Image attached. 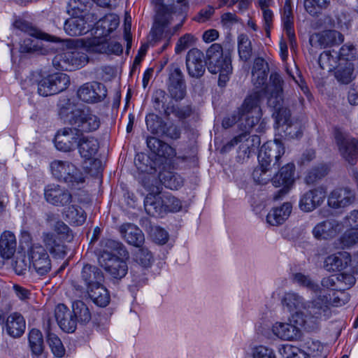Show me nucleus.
Returning <instances> with one entry per match:
<instances>
[{
    "label": "nucleus",
    "instance_id": "6",
    "mask_svg": "<svg viewBox=\"0 0 358 358\" xmlns=\"http://www.w3.org/2000/svg\"><path fill=\"white\" fill-rule=\"evenodd\" d=\"M61 114L66 116L70 124L76 127L82 134L95 131L100 126V120L96 115L76 108L71 103L61 110Z\"/></svg>",
    "mask_w": 358,
    "mask_h": 358
},
{
    "label": "nucleus",
    "instance_id": "37",
    "mask_svg": "<svg viewBox=\"0 0 358 358\" xmlns=\"http://www.w3.org/2000/svg\"><path fill=\"white\" fill-rule=\"evenodd\" d=\"M282 20L283 22L284 29L290 41L291 45L294 46L295 34L294 31V15L292 13L291 0H286L285 2Z\"/></svg>",
    "mask_w": 358,
    "mask_h": 358
},
{
    "label": "nucleus",
    "instance_id": "60",
    "mask_svg": "<svg viewBox=\"0 0 358 358\" xmlns=\"http://www.w3.org/2000/svg\"><path fill=\"white\" fill-rule=\"evenodd\" d=\"M93 50L103 52L108 54L114 53L119 55L122 52V47L121 44L117 42H111L110 43H102L99 45L97 48L93 49Z\"/></svg>",
    "mask_w": 358,
    "mask_h": 358
},
{
    "label": "nucleus",
    "instance_id": "31",
    "mask_svg": "<svg viewBox=\"0 0 358 358\" xmlns=\"http://www.w3.org/2000/svg\"><path fill=\"white\" fill-rule=\"evenodd\" d=\"M17 240L10 231H3L0 236V256L3 259L11 258L16 251Z\"/></svg>",
    "mask_w": 358,
    "mask_h": 358
},
{
    "label": "nucleus",
    "instance_id": "3",
    "mask_svg": "<svg viewBox=\"0 0 358 358\" xmlns=\"http://www.w3.org/2000/svg\"><path fill=\"white\" fill-rule=\"evenodd\" d=\"M283 80L278 73H271L270 76V84L267 87L269 94L268 105L275 109L273 117L275 119L278 128L284 129L290 122V110L282 106L283 102Z\"/></svg>",
    "mask_w": 358,
    "mask_h": 358
},
{
    "label": "nucleus",
    "instance_id": "64",
    "mask_svg": "<svg viewBox=\"0 0 358 358\" xmlns=\"http://www.w3.org/2000/svg\"><path fill=\"white\" fill-rule=\"evenodd\" d=\"M196 41L194 36L190 34H186L180 37L176 46V52L180 53L189 46L192 45Z\"/></svg>",
    "mask_w": 358,
    "mask_h": 358
},
{
    "label": "nucleus",
    "instance_id": "39",
    "mask_svg": "<svg viewBox=\"0 0 358 358\" xmlns=\"http://www.w3.org/2000/svg\"><path fill=\"white\" fill-rule=\"evenodd\" d=\"M147 144L150 149L159 157L171 158L176 154V150L171 146L155 137L149 138Z\"/></svg>",
    "mask_w": 358,
    "mask_h": 358
},
{
    "label": "nucleus",
    "instance_id": "4",
    "mask_svg": "<svg viewBox=\"0 0 358 358\" xmlns=\"http://www.w3.org/2000/svg\"><path fill=\"white\" fill-rule=\"evenodd\" d=\"M13 303L11 301L3 300L0 306V324L3 331L12 338H20L26 329V322L19 312H11Z\"/></svg>",
    "mask_w": 358,
    "mask_h": 358
},
{
    "label": "nucleus",
    "instance_id": "53",
    "mask_svg": "<svg viewBox=\"0 0 358 358\" xmlns=\"http://www.w3.org/2000/svg\"><path fill=\"white\" fill-rule=\"evenodd\" d=\"M99 26L103 29V34L106 35L115 30L119 24V17L115 14H108L99 22Z\"/></svg>",
    "mask_w": 358,
    "mask_h": 358
},
{
    "label": "nucleus",
    "instance_id": "63",
    "mask_svg": "<svg viewBox=\"0 0 358 358\" xmlns=\"http://www.w3.org/2000/svg\"><path fill=\"white\" fill-rule=\"evenodd\" d=\"M150 236L155 243L159 245L165 244L169 240L168 233L159 227H154L151 229Z\"/></svg>",
    "mask_w": 358,
    "mask_h": 358
},
{
    "label": "nucleus",
    "instance_id": "33",
    "mask_svg": "<svg viewBox=\"0 0 358 358\" xmlns=\"http://www.w3.org/2000/svg\"><path fill=\"white\" fill-rule=\"evenodd\" d=\"M262 92L255 91L248 94L239 108V114H248L256 112H262L261 101Z\"/></svg>",
    "mask_w": 358,
    "mask_h": 358
},
{
    "label": "nucleus",
    "instance_id": "23",
    "mask_svg": "<svg viewBox=\"0 0 358 358\" xmlns=\"http://www.w3.org/2000/svg\"><path fill=\"white\" fill-rule=\"evenodd\" d=\"M55 317L59 327L65 332H73L76 328V320L73 313L64 304H59L55 310Z\"/></svg>",
    "mask_w": 358,
    "mask_h": 358
},
{
    "label": "nucleus",
    "instance_id": "62",
    "mask_svg": "<svg viewBox=\"0 0 358 358\" xmlns=\"http://www.w3.org/2000/svg\"><path fill=\"white\" fill-rule=\"evenodd\" d=\"M38 94L43 96L55 94L52 83L48 76L42 78L38 84Z\"/></svg>",
    "mask_w": 358,
    "mask_h": 358
},
{
    "label": "nucleus",
    "instance_id": "34",
    "mask_svg": "<svg viewBox=\"0 0 358 358\" xmlns=\"http://www.w3.org/2000/svg\"><path fill=\"white\" fill-rule=\"evenodd\" d=\"M99 143L92 136H83L78 143V149L80 156L85 159L93 158L98 152Z\"/></svg>",
    "mask_w": 358,
    "mask_h": 358
},
{
    "label": "nucleus",
    "instance_id": "21",
    "mask_svg": "<svg viewBox=\"0 0 358 358\" xmlns=\"http://www.w3.org/2000/svg\"><path fill=\"white\" fill-rule=\"evenodd\" d=\"M29 36L34 38H25L20 44V50L22 52H34L40 50L38 39H43L47 41L57 42L59 38L43 33L36 29H32L29 32Z\"/></svg>",
    "mask_w": 358,
    "mask_h": 358
},
{
    "label": "nucleus",
    "instance_id": "45",
    "mask_svg": "<svg viewBox=\"0 0 358 358\" xmlns=\"http://www.w3.org/2000/svg\"><path fill=\"white\" fill-rule=\"evenodd\" d=\"M52 83L55 94L65 90L70 84V78L68 75L64 73H57L49 75Z\"/></svg>",
    "mask_w": 358,
    "mask_h": 358
},
{
    "label": "nucleus",
    "instance_id": "26",
    "mask_svg": "<svg viewBox=\"0 0 358 358\" xmlns=\"http://www.w3.org/2000/svg\"><path fill=\"white\" fill-rule=\"evenodd\" d=\"M120 233L125 241L134 247L141 248L145 242L143 231L134 224H122L120 227Z\"/></svg>",
    "mask_w": 358,
    "mask_h": 358
},
{
    "label": "nucleus",
    "instance_id": "46",
    "mask_svg": "<svg viewBox=\"0 0 358 358\" xmlns=\"http://www.w3.org/2000/svg\"><path fill=\"white\" fill-rule=\"evenodd\" d=\"M282 304L286 306L289 310L306 308L303 299L294 292H287L282 299Z\"/></svg>",
    "mask_w": 358,
    "mask_h": 358
},
{
    "label": "nucleus",
    "instance_id": "59",
    "mask_svg": "<svg viewBox=\"0 0 358 358\" xmlns=\"http://www.w3.org/2000/svg\"><path fill=\"white\" fill-rule=\"evenodd\" d=\"M164 206L166 207L164 213L167 212H178L182 208V204L179 199L165 194H164Z\"/></svg>",
    "mask_w": 358,
    "mask_h": 358
},
{
    "label": "nucleus",
    "instance_id": "27",
    "mask_svg": "<svg viewBox=\"0 0 358 358\" xmlns=\"http://www.w3.org/2000/svg\"><path fill=\"white\" fill-rule=\"evenodd\" d=\"M29 347L31 358H46L42 333L37 329H32L28 335Z\"/></svg>",
    "mask_w": 358,
    "mask_h": 358
},
{
    "label": "nucleus",
    "instance_id": "8",
    "mask_svg": "<svg viewBox=\"0 0 358 358\" xmlns=\"http://www.w3.org/2000/svg\"><path fill=\"white\" fill-rule=\"evenodd\" d=\"M285 152V148L279 139H275L273 141H269L264 143L259 152V162L264 164H268V166L274 167L275 169L279 168L281 164L280 159Z\"/></svg>",
    "mask_w": 358,
    "mask_h": 358
},
{
    "label": "nucleus",
    "instance_id": "17",
    "mask_svg": "<svg viewBox=\"0 0 358 358\" xmlns=\"http://www.w3.org/2000/svg\"><path fill=\"white\" fill-rule=\"evenodd\" d=\"M145 210L152 216H160L164 214L166 207L164 206V194L159 187L151 189L144 201Z\"/></svg>",
    "mask_w": 358,
    "mask_h": 358
},
{
    "label": "nucleus",
    "instance_id": "48",
    "mask_svg": "<svg viewBox=\"0 0 358 358\" xmlns=\"http://www.w3.org/2000/svg\"><path fill=\"white\" fill-rule=\"evenodd\" d=\"M47 342L55 357H62L64 355L65 348L60 338L55 334L48 332L47 334Z\"/></svg>",
    "mask_w": 358,
    "mask_h": 358
},
{
    "label": "nucleus",
    "instance_id": "13",
    "mask_svg": "<svg viewBox=\"0 0 358 358\" xmlns=\"http://www.w3.org/2000/svg\"><path fill=\"white\" fill-rule=\"evenodd\" d=\"M356 199L354 190L348 187H337L332 190L327 199L328 206L334 209L345 208Z\"/></svg>",
    "mask_w": 358,
    "mask_h": 358
},
{
    "label": "nucleus",
    "instance_id": "49",
    "mask_svg": "<svg viewBox=\"0 0 358 358\" xmlns=\"http://www.w3.org/2000/svg\"><path fill=\"white\" fill-rule=\"evenodd\" d=\"M353 64L346 62L344 66H340L335 72L336 78L341 83L348 84L352 80Z\"/></svg>",
    "mask_w": 358,
    "mask_h": 358
},
{
    "label": "nucleus",
    "instance_id": "58",
    "mask_svg": "<svg viewBox=\"0 0 358 358\" xmlns=\"http://www.w3.org/2000/svg\"><path fill=\"white\" fill-rule=\"evenodd\" d=\"M339 57L345 61L354 60L358 57V50L352 44H345L340 49Z\"/></svg>",
    "mask_w": 358,
    "mask_h": 358
},
{
    "label": "nucleus",
    "instance_id": "1",
    "mask_svg": "<svg viewBox=\"0 0 358 358\" xmlns=\"http://www.w3.org/2000/svg\"><path fill=\"white\" fill-rule=\"evenodd\" d=\"M101 247L99 257L101 266L113 278L120 279L124 277L128 271L126 259L129 255L126 249L113 240L103 241Z\"/></svg>",
    "mask_w": 358,
    "mask_h": 358
},
{
    "label": "nucleus",
    "instance_id": "10",
    "mask_svg": "<svg viewBox=\"0 0 358 358\" xmlns=\"http://www.w3.org/2000/svg\"><path fill=\"white\" fill-rule=\"evenodd\" d=\"M83 136L78 128L73 125L64 127L57 131L55 137L57 149L63 152H70L74 150L76 145Z\"/></svg>",
    "mask_w": 358,
    "mask_h": 358
},
{
    "label": "nucleus",
    "instance_id": "40",
    "mask_svg": "<svg viewBox=\"0 0 358 358\" xmlns=\"http://www.w3.org/2000/svg\"><path fill=\"white\" fill-rule=\"evenodd\" d=\"M329 304V301L327 296L320 295L308 304L307 307L308 312L317 323L318 319L328 310Z\"/></svg>",
    "mask_w": 358,
    "mask_h": 358
},
{
    "label": "nucleus",
    "instance_id": "30",
    "mask_svg": "<svg viewBox=\"0 0 358 358\" xmlns=\"http://www.w3.org/2000/svg\"><path fill=\"white\" fill-rule=\"evenodd\" d=\"M350 255L346 252L328 256L324 261V268L329 272L340 271L345 268L350 262Z\"/></svg>",
    "mask_w": 358,
    "mask_h": 358
},
{
    "label": "nucleus",
    "instance_id": "11",
    "mask_svg": "<svg viewBox=\"0 0 358 358\" xmlns=\"http://www.w3.org/2000/svg\"><path fill=\"white\" fill-rule=\"evenodd\" d=\"M30 266L39 275H45L51 269L48 254L41 245H33L29 251Z\"/></svg>",
    "mask_w": 358,
    "mask_h": 358
},
{
    "label": "nucleus",
    "instance_id": "38",
    "mask_svg": "<svg viewBox=\"0 0 358 358\" xmlns=\"http://www.w3.org/2000/svg\"><path fill=\"white\" fill-rule=\"evenodd\" d=\"M62 214L65 220L73 225H81L86 220L85 211L76 204H71L64 208Z\"/></svg>",
    "mask_w": 358,
    "mask_h": 358
},
{
    "label": "nucleus",
    "instance_id": "18",
    "mask_svg": "<svg viewBox=\"0 0 358 358\" xmlns=\"http://www.w3.org/2000/svg\"><path fill=\"white\" fill-rule=\"evenodd\" d=\"M44 196L48 203L56 206H63L71 200V195L69 191L55 184L45 187Z\"/></svg>",
    "mask_w": 358,
    "mask_h": 358
},
{
    "label": "nucleus",
    "instance_id": "12",
    "mask_svg": "<svg viewBox=\"0 0 358 358\" xmlns=\"http://www.w3.org/2000/svg\"><path fill=\"white\" fill-rule=\"evenodd\" d=\"M50 170L52 175L60 180L68 182H78L80 180L78 169L70 162L55 160L50 164Z\"/></svg>",
    "mask_w": 358,
    "mask_h": 358
},
{
    "label": "nucleus",
    "instance_id": "52",
    "mask_svg": "<svg viewBox=\"0 0 358 358\" xmlns=\"http://www.w3.org/2000/svg\"><path fill=\"white\" fill-rule=\"evenodd\" d=\"M134 259L143 267L149 266L153 260L150 251L147 248H138L134 253Z\"/></svg>",
    "mask_w": 358,
    "mask_h": 358
},
{
    "label": "nucleus",
    "instance_id": "36",
    "mask_svg": "<svg viewBox=\"0 0 358 358\" xmlns=\"http://www.w3.org/2000/svg\"><path fill=\"white\" fill-rule=\"evenodd\" d=\"M88 26L83 15L71 17L66 20L64 29L71 36L82 35L88 31Z\"/></svg>",
    "mask_w": 358,
    "mask_h": 358
},
{
    "label": "nucleus",
    "instance_id": "32",
    "mask_svg": "<svg viewBox=\"0 0 358 358\" xmlns=\"http://www.w3.org/2000/svg\"><path fill=\"white\" fill-rule=\"evenodd\" d=\"M292 206L290 203H284L278 208H273L266 216L267 222L272 226L282 224L290 215Z\"/></svg>",
    "mask_w": 358,
    "mask_h": 358
},
{
    "label": "nucleus",
    "instance_id": "42",
    "mask_svg": "<svg viewBox=\"0 0 358 358\" xmlns=\"http://www.w3.org/2000/svg\"><path fill=\"white\" fill-rule=\"evenodd\" d=\"M289 321L295 327H297L299 330L303 327L305 329L310 331L316 328L317 325L316 320L312 317L308 312L306 315L301 312H296L292 315Z\"/></svg>",
    "mask_w": 358,
    "mask_h": 358
},
{
    "label": "nucleus",
    "instance_id": "5",
    "mask_svg": "<svg viewBox=\"0 0 358 358\" xmlns=\"http://www.w3.org/2000/svg\"><path fill=\"white\" fill-rule=\"evenodd\" d=\"M164 0H152L155 4L157 15L155 24L150 34V43H155L162 38H170L182 26V22L171 29H168V24L171 19V8L162 4Z\"/></svg>",
    "mask_w": 358,
    "mask_h": 358
},
{
    "label": "nucleus",
    "instance_id": "35",
    "mask_svg": "<svg viewBox=\"0 0 358 358\" xmlns=\"http://www.w3.org/2000/svg\"><path fill=\"white\" fill-rule=\"evenodd\" d=\"M169 91L176 100H181L185 96V85L179 70H176L169 78Z\"/></svg>",
    "mask_w": 358,
    "mask_h": 358
},
{
    "label": "nucleus",
    "instance_id": "41",
    "mask_svg": "<svg viewBox=\"0 0 358 358\" xmlns=\"http://www.w3.org/2000/svg\"><path fill=\"white\" fill-rule=\"evenodd\" d=\"M43 241L52 255L59 257L65 255L64 246L62 244L60 238L55 234L52 233L43 234Z\"/></svg>",
    "mask_w": 358,
    "mask_h": 358
},
{
    "label": "nucleus",
    "instance_id": "47",
    "mask_svg": "<svg viewBox=\"0 0 358 358\" xmlns=\"http://www.w3.org/2000/svg\"><path fill=\"white\" fill-rule=\"evenodd\" d=\"M73 313L80 323H87L91 320V313L88 307L81 301L73 303Z\"/></svg>",
    "mask_w": 358,
    "mask_h": 358
},
{
    "label": "nucleus",
    "instance_id": "44",
    "mask_svg": "<svg viewBox=\"0 0 358 358\" xmlns=\"http://www.w3.org/2000/svg\"><path fill=\"white\" fill-rule=\"evenodd\" d=\"M159 179L165 187L171 189H177L182 185V180L181 177L169 171H163L160 173Z\"/></svg>",
    "mask_w": 358,
    "mask_h": 358
},
{
    "label": "nucleus",
    "instance_id": "22",
    "mask_svg": "<svg viewBox=\"0 0 358 358\" xmlns=\"http://www.w3.org/2000/svg\"><path fill=\"white\" fill-rule=\"evenodd\" d=\"M203 54L197 49L192 48L187 52L186 57V66L188 73L193 78L201 77L204 71Z\"/></svg>",
    "mask_w": 358,
    "mask_h": 358
},
{
    "label": "nucleus",
    "instance_id": "24",
    "mask_svg": "<svg viewBox=\"0 0 358 358\" xmlns=\"http://www.w3.org/2000/svg\"><path fill=\"white\" fill-rule=\"evenodd\" d=\"M78 96L85 102H96L106 96V91L100 83H86L78 90Z\"/></svg>",
    "mask_w": 358,
    "mask_h": 358
},
{
    "label": "nucleus",
    "instance_id": "51",
    "mask_svg": "<svg viewBox=\"0 0 358 358\" xmlns=\"http://www.w3.org/2000/svg\"><path fill=\"white\" fill-rule=\"evenodd\" d=\"M304 124L305 122L303 120L296 119L290 122L282 129V131L285 133V135L289 138H298L302 134Z\"/></svg>",
    "mask_w": 358,
    "mask_h": 358
},
{
    "label": "nucleus",
    "instance_id": "15",
    "mask_svg": "<svg viewBox=\"0 0 358 358\" xmlns=\"http://www.w3.org/2000/svg\"><path fill=\"white\" fill-rule=\"evenodd\" d=\"M249 134L243 132L240 135L235 136L230 142L225 145V148H231L241 143L239 150L243 153L244 157L249 158L250 155L255 152L261 143L260 137L258 135H252L248 137Z\"/></svg>",
    "mask_w": 358,
    "mask_h": 358
},
{
    "label": "nucleus",
    "instance_id": "56",
    "mask_svg": "<svg viewBox=\"0 0 358 358\" xmlns=\"http://www.w3.org/2000/svg\"><path fill=\"white\" fill-rule=\"evenodd\" d=\"M329 171L327 165L322 164L311 169L306 177V181L308 184L314 183L317 180L324 177Z\"/></svg>",
    "mask_w": 358,
    "mask_h": 358
},
{
    "label": "nucleus",
    "instance_id": "61",
    "mask_svg": "<svg viewBox=\"0 0 358 358\" xmlns=\"http://www.w3.org/2000/svg\"><path fill=\"white\" fill-rule=\"evenodd\" d=\"M341 242L343 247H350L358 243V231L352 228L347 230L341 237Z\"/></svg>",
    "mask_w": 358,
    "mask_h": 358
},
{
    "label": "nucleus",
    "instance_id": "14",
    "mask_svg": "<svg viewBox=\"0 0 358 358\" xmlns=\"http://www.w3.org/2000/svg\"><path fill=\"white\" fill-rule=\"evenodd\" d=\"M208 71L213 74L219 73L218 83L222 85V76L224 67V50L220 43H213L207 50Z\"/></svg>",
    "mask_w": 358,
    "mask_h": 358
},
{
    "label": "nucleus",
    "instance_id": "29",
    "mask_svg": "<svg viewBox=\"0 0 358 358\" xmlns=\"http://www.w3.org/2000/svg\"><path fill=\"white\" fill-rule=\"evenodd\" d=\"M294 324L284 322H277L273 327V332L282 340L294 341L301 338V330Z\"/></svg>",
    "mask_w": 358,
    "mask_h": 358
},
{
    "label": "nucleus",
    "instance_id": "2",
    "mask_svg": "<svg viewBox=\"0 0 358 358\" xmlns=\"http://www.w3.org/2000/svg\"><path fill=\"white\" fill-rule=\"evenodd\" d=\"M88 296L98 306L106 307L110 301L108 290L103 285L104 277L96 267L85 265L81 272Z\"/></svg>",
    "mask_w": 358,
    "mask_h": 358
},
{
    "label": "nucleus",
    "instance_id": "54",
    "mask_svg": "<svg viewBox=\"0 0 358 358\" xmlns=\"http://www.w3.org/2000/svg\"><path fill=\"white\" fill-rule=\"evenodd\" d=\"M337 60V57L331 55L330 51H324L319 57L318 63L321 69L331 71L336 67Z\"/></svg>",
    "mask_w": 358,
    "mask_h": 358
},
{
    "label": "nucleus",
    "instance_id": "50",
    "mask_svg": "<svg viewBox=\"0 0 358 358\" xmlns=\"http://www.w3.org/2000/svg\"><path fill=\"white\" fill-rule=\"evenodd\" d=\"M238 53L243 61H248L252 56L251 42L246 35L241 34L238 36Z\"/></svg>",
    "mask_w": 358,
    "mask_h": 358
},
{
    "label": "nucleus",
    "instance_id": "57",
    "mask_svg": "<svg viewBox=\"0 0 358 358\" xmlns=\"http://www.w3.org/2000/svg\"><path fill=\"white\" fill-rule=\"evenodd\" d=\"M294 281L299 285L306 287L308 289L317 292L319 286L315 283L308 275H305L301 273H297L293 275Z\"/></svg>",
    "mask_w": 358,
    "mask_h": 358
},
{
    "label": "nucleus",
    "instance_id": "20",
    "mask_svg": "<svg viewBox=\"0 0 358 358\" xmlns=\"http://www.w3.org/2000/svg\"><path fill=\"white\" fill-rule=\"evenodd\" d=\"M241 116V129L245 133L254 131L257 133L264 132L266 129V122L262 119V112L248 114H240Z\"/></svg>",
    "mask_w": 358,
    "mask_h": 358
},
{
    "label": "nucleus",
    "instance_id": "9",
    "mask_svg": "<svg viewBox=\"0 0 358 358\" xmlns=\"http://www.w3.org/2000/svg\"><path fill=\"white\" fill-rule=\"evenodd\" d=\"M335 142L341 157L350 165H355L357 161L358 141L344 135L336 130L334 134Z\"/></svg>",
    "mask_w": 358,
    "mask_h": 358
},
{
    "label": "nucleus",
    "instance_id": "19",
    "mask_svg": "<svg viewBox=\"0 0 358 358\" xmlns=\"http://www.w3.org/2000/svg\"><path fill=\"white\" fill-rule=\"evenodd\" d=\"M343 41V36L336 30H327L321 33H316L310 38L311 45L320 48L339 44Z\"/></svg>",
    "mask_w": 358,
    "mask_h": 358
},
{
    "label": "nucleus",
    "instance_id": "7",
    "mask_svg": "<svg viewBox=\"0 0 358 358\" xmlns=\"http://www.w3.org/2000/svg\"><path fill=\"white\" fill-rule=\"evenodd\" d=\"M56 43H60L62 48H66L52 59V64L57 69L72 71L82 68L87 63L88 59L85 53L69 47L70 41H61L59 38V41Z\"/></svg>",
    "mask_w": 358,
    "mask_h": 358
},
{
    "label": "nucleus",
    "instance_id": "25",
    "mask_svg": "<svg viewBox=\"0 0 358 358\" xmlns=\"http://www.w3.org/2000/svg\"><path fill=\"white\" fill-rule=\"evenodd\" d=\"M342 230V225L336 220H326L317 224L313 231L318 239L328 240L336 237Z\"/></svg>",
    "mask_w": 358,
    "mask_h": 358
},
{
    "label": "nucleus",
    "instance_id": "43",
    "mask_svg": "<svg viewBox=\"0 0 358 358\" xmlns=\"http://www.w3.org/2000/svg\"><path fill=\"white\" fill-rule=\"evenodd\" d=\"M259 164L252 172V178L258 184H266L271 180L272 166H268V164H263L262 162H259Z\"/></svg>",
    "mask_w": 358,
    "mask_h": 358
},
{
    "label": "nucleus",
    "instance_id": "55",
    "mask_svg": "<svg viewBox=\"0 0 358 358\" xmlns=\"http://www.w3.org/2000/svg\"><path fill=\"white\" fill-rule=\"evenodd\" d=\"M327 4V0H305L304 8L312 16L319 15L322 9Z\"/></svg>",
    "mask_w": 358,
    "mask_h": 358
},
{
    "label": "nucleus",
    "instance_id": "28",
    "mask_svg": "<svg viewBox=\"0 0 358 358\" xmlns=\"http://www.w3.org/2000/svg\"><path fill=\"white\" fill-rule=\"evenodd\" d=\"M295 166L293 163H287L282 166L278 172L271 179V182L275 187L281 185L292 186L294 182Z\"/></svg>",
    "mask_w": 358,
    "mask_h": 358
},
{
    "label": "nucleus",
    "instance_id": "16",
    "mask_svg": "<svg viewBox=\"0 0 358 358\" xmlns=\"http://www.w3.org/2000/svg\"><path fill=\"white\" fill-rule=\"evenodd\" d=\"M325 198L326 190L319 187L303 194L299 201V206L304 212H311L321 206Z\"/></svg>",
    "mask_w": 358,
    "mask_h": 358
}]
</instances>
